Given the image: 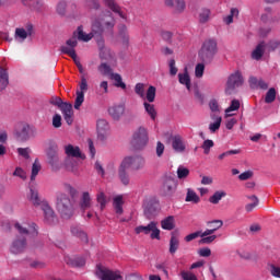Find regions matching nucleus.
<instances>
[{
	"label": "nucleus",
	"mask_w": 280,
	"mask_h": 280,
	"mask_svg": "<svg viewBox=\"0 0 280 280\" xmlns=\"http://www.w3.org/2000/svg\"><path fill=\"white\" fill-rule=\"evenodd\" d=\"M113 27H115V19L113 18V13L107 11L104 16L94 19L92 21V32L90 34L84 33L82 26H79L77 30V36L79 40L89 43V40H91L95 34L102 36L104 32H112Z\"/></svg>",
	"instance_id": "obj_1"
},
{
	"label": "nucleus",
	"mask_w": 280,
	"mask_h": 280,
	"mask_svg": "<svg viewBox=\"0 0 280 280\" xmlns=\"http://www.w3.org/2000/svg\"><path fill=\"white\" fill-rule=\"evenodd\" d=\"M145 167V159L139 155H128L125 156L118 168V178L125 187L130 185V175L128 174V170H133V172H139V170H143Z\"/></svg>",
	"instance_id": "obj_2"
},
{
	"label": "nucleus",
	"mask_w": 280,
	"mask_h": 280,
	"mask_svg": "<svg viewBox=\"0 0 280 280\" xmlns=\"http://www.w3.org/2000/svg\"><path fill=\"white\" fill-rule=\"evenodd\" d=\"M27 199L30 200V202H32V205H34V207H40L45 215V221L48 224H55L56 222H58L56 212H54V209H51L46 200H42L40 196L38 195V189H36L35 187H31Z\"/></svg>",
	"instance_id": "obj_3"
},
{
	"label": "nucleus",
	"mask_w": 280,
	"mask_h": 280,
	"mask_svg": "<svg viewBox=\"0 0 280 280\" xmlns=\"http://www.w3.org/2000/svg\"><path fill=\"white\" fill-rule=\"evenodd\" d=\"M56 207L63 220H69V218L73 217V201L66 192L60 191L57 194Z\"/></svg>",
	"instance_id": "obj_4"
},
{
	"label": "nucleus",
	"mask_w": 280,
	"mask_h": 280,
	"mask_svg": "<svg viewBox=\"0 0 280 280\" xmlns=\"http://www.w3.org/2000/svg\"><path fill=\"white\" fill-rule=\"evenodd\" d=\"M49 104H51L52 106H57V108H60L65 121L68 124V126H71V124H73V105H71V103H65L59 96H52L49 98Z\"/></svg>",
	"instance_id": "obj_5"
},
{
	"label": "nucleus",
	"mask_w": 280,
	"mask_h": 280,
	"mask_svg": "<svg viewBox=\"0 0 280 280\" xmlns=\"http://www.w3.org/2000/svg\"><path fill=\"white\" fill-rule=\"evenodd\" d=\"M215 54H218V43L215 39H207L203 42L199 51L200 60H202V62H211Z\"/></svg>",
	"instance_id": "obj_6"
},
{
	"label": "nucleus",
	"mask_w": 280,
	"mask_h": 280,
	"mask_svg": "<svg viewBox=\"0 0 280 280\" xmlns=\"http://www.w3.org/2000/svg\"><path fill=\"white\" fill-rule=\"evenodd\" d=\"M95 277H97L100 280H124L121 271L112 270L102 264L96 265Z\"/></svg>",
	"instance_id": "obj_7"
},
{
	"label": "nucleus",
	"mask_w": 280,
	"mask_h": 280,
	"mask_svg": "<svg viewBox=\"0 0 280 280\" xmlns=\"http://www.w3.org/2000/svg\"><path fill=\"white\" fill-rule=\"evenodd\" d=\"M14 229L20 233V235H28V237H37L38 236V225L32 221H22L15 222Z\"/></svg>",
	"instance_id": "obj_8"
},
{
	"label": "nucleus",
	"mask_w": 280,
	"mask_h": 280,
	"mask_svg": "<svg viewBox=\"0 0 280 280\" xmlns=\"http://www.w3.org/2000/svg\"><path fill=\"white\" fill-rule=\"evenodd\" d=\"M150 141V138L148 137V129L144 127H139L132 136L131 144L136 150H142V148H145L148 145V142Z\"/></svg>",
	"instance_id": "obj_9"
},
{
	"label": "nucleus",
	"mask_w": 280,
	"mask_h": 280,
	"mask_svg": "<svg viewBox=\"0 0 280 280\" xmlns=\"http://www.w3.org/2000/svg\"><path fill=\"white\" fill-rule=\"evenodd\" d=\"M135 233L136 235H141V233L144 235H150L151 240H161V230L154 221H151L148 225L135 228Z\"/></svg>",
	"instance_id": "obj_10"
},
{
	"label": "nucleus",
	"mask_w": 280,
	"mask_h": 280,
	"mask_svg": "<svg viewBox=\"0 0 280 280\" xmlns=\"http://www.w3.org/2000/svg\"><path fill=\"white\" fill-rule=\"evenodd\" d=\"M176 189H178V180L174 177H165L161 187L162 196L172 198L176 194Z\"/></svg>",
	"instance_id": "obj_11"
},
{
	"label": "nucleus",
	"mask_w": 280,
	"mask_h": 280,
	"mask_svg": "<svg viewBox=\"0 0 280 280\" xmlns=\"http://www.w3.org/2000/svg\"><path fill=\"white\" fill-rule=\"evenodd\" d=\"M34 34V24L27 23L25 27L15 28L14 38L16 43H25L28 36Z\"/></svg>",
	"instance_id": "obj_12"
},
{
	"label": "nucleus",
	"mask_w": 280,
	"mask_h": 280,
	"mask_svg": "<svg viewBox=\"0 0 280 280\" xmlns=\"http://www.w3.org/2000/svg\"><path fill=\"white\" fill-rule=\"evenodd\" d=\"M242 84H244V77H242V72L235 71L228 78L226 91H235Z\"/></svg>",
	"instance_id": "obj_13"
},
{
	"label": "nucleus",
	"mask_w": 280,
	"mask_h": 280,
	"mask_svg": "<svg viewBox=\"0 0 280 280\" xmlns=\"http://www.w3.org/2000/svg\"><path fill=\"white\" fill-rule=\"evenodd\" d=\"M78 47V39L71 38L66 42V45L60 47L61 54H66L67 56H70L72 60H75L78 58V55L75 54V48Z\"/></svg>",
	"instance_id": "obj_14"
},
{
	"label": "nucleus",
	"mask_w": 280,
	"mask_h": 280,
	"mask_svg": "<svg viewBox=\"0 0 280 280\" xmlns=\"http://www.w3.org/2000/svg\"><path fill=\"white\" fill-rule=\"evenodd\" d=\"M63 150L67 159H81L82 161L86 159L78 145L67 144Z\"/></svg>",
	"instance_id": "obj_15"
},
{
	"label": "nucleus",
	"mask_w": 280,
	"mask_h": 280,
	"mask_svg": "<svg viewBox=\"0 0 280 280\" xmlns=\"http://www.w3.org/2000/svg\"><path fill=\"white\" fill-rule=\"evenodd\" d=\"M14 135L19 141H27L30 139V125L27 122H19L15 127Z\"/></svg>",
	"instance_id": "obj_16"
},
{
	"label": "nucleus",
	"mask_w": 280,
	"mask_h": 280,
	"mask_svg": "<svg viewBox=\"0 0 280 280\" xmlns=\"http://www.w3.org/2000/svg\"><path fill=\"white\" fill-rule=\"evenodd\" d=\"M25 248H27V240L25 236L16 237L10 246V250L13 255H20Z\"/></svg>",
	"instance_id": "obj_17"
},
{
	"label": "nucleus",
	"mask_w": 280,
	"mask_h": 280,
	"mask_svg": "<svg viewBox=\"0 0 280 280\" xmlns=\"http://www.w3.org/2000/svg\"><path fill=\"white\" fill-rule=\"evenodd\" d=\"M213 224H215V228L207 229L203 232L200 231L199 236L207 237V236L214 235L213 233H215V231H220V229H222V226H224V221L223 220H212V221L207 222V226H213Z\"/></svg>",
	"instance_id": "obj_18"
},
{
	"label": "nucleus",
	"mask_w": 280,
	"mask_h": 280,
	"mask_svg": "<svg viewBox=\"0 0 280 280\" xmlns=\"http://www.w3.org/2000/svg\"><path fill=\"white\" fill-rule=\"evenodd\" d=\"M126 113V105L124 104H118V105H112L108 108V115L115 120L119 121L124 117Z\"/></svg>",
	"instance_id": "obj_19"
},
{
	"label": "nucleus",
	"mask_w": 280,
	"mask_h": 280,
	"mask_svg": "<svg viewBox=\"0 0 280 280\" xmlns=\"http://www.w3.org/2000/svg\"><path fill=\"white\" fill-rule=\"evenodd\" d=\"M172 148L174 152H177V154H183V152L187 150V144H185L183 137L175 135L172 137Z\"/></svg>",
	"instance_id": "obj_20"
},
{
	"label": "nucleus",
	"mask_w": 280,
	"mask_h": 280,
	"mask_svg": "<svg viewBox=\"0 0 280 280\" xmlns=\"http://www.w3.org/2000/svg\"><path fill=\"white\" fill-rule=\"evenodd\" d=\"M70 233L71 235H73V237H78V240H81L83 244L89 243V235L86 234V232H84L81 225H78V224L71 225Z\"/></svg>",
	"instance_id": "obj_21"
},
{
	"label": "nucleus",
	"mask_w": 280,
	"mask_h": 280,
	"mask_svg": "<svg viewBox=\"0 0 280 280\" xmlns=\"http://www.w3.org/2000/svg\"><path fill=\"white\" fill-rule=\"evenodd\" d=\"M96 128H97L98 139H101V141H104V139H106V137H108V130L110 128L108 126V121H106V119L97 120Z\"/></svg>",
	"instance_id": "obj_22"
},
{
	"label": "nucleus",
	"mask_w": 280,
	"mask_h": 280,
	"mask_svg": "<svg viewBox=\"0 0 280 280\" xmlns=\"http://www.w3.org/2000/svg\"><path fill=\"white\" fill-rule=\"evenodd\" d=\"M80 158H66L65 166L68 172H72L73 174H78V167H80Z\"/></svg>",
	"instance_id": "obj_23"
},
{
	"label": "nucleus",
	"mask_w": 280,
	"mask_h": 280,
	"mask_svg": "<svg viewBox=\"0 0 280 280\" xmlns=\"http://www.w3.org/2000/svg\"><path fill=\"white\" fill-rule=\"evenodd\" d=\"M168 8H173L178 14L185 12V0H165Z\"/></svg>",
	"instance_id": "obj_24"
},
{
	"label": "nucleus",
	"mask_w": 280,
	"mask_h": 280,
	"mask_svg": "<svg viewBox=\"0 0 280 280\" xmlns=\"http://www.w3.org/2000/svg\"><path fill=\"white\" fill-rule=\"evenodd\" d=\"M161 228L163 231H174L176 229V218L168 215L161 221Z\"/></svg>",
	"instance_id": "obj_25"
},
{
	"label": "nucleus",
	"mask_w": 280,
	"mask_h": 280,
	"mask_svg": "<svg viewBox=\"0 0 280 280\" xmlns=\"http://www.w3.org/2000/svg\"><path fill=\"white\" fill-rule=\"evenodd\" d=\"M113 207L116 215H121L124 213V196L118 195L114 197Z\"/></svg>",
	"instance_id": "obj_26"
},
{
	"label": "nucleus",
	"mask_w": 280,
	"mask_h": 280,
	"mask_svg": "<svg viewBox=\"0 0 280 280\" xmlns=\"http://www.w3.org/2000/svg\"><path fill=\"white\" fill-rule=\"evenodd\" d=\"M178 82L186 86L187 91H191V78L189 77L187 68L184 69V73H178Z\"/></svg>",
	"instance_id": "obj_27"
},
{
	"label": "nucleus",
	"mask_w": 280,
	"mask_h": 280,
	"mask_svg": "<svg viewBox=\"0 0 280 280\" xmlns=\"http://www.w3.org/2000/svg\"><path fill=\"white\" fill-rule=\"evenodd\" d=\"M211 119L213 122L209 124V130L210 132H218L220 130V126H222V116L217 114H211Z\"/></svg>",
	"instance_id": "obj_28"
},
{
	"label": "nucleus",
	"mask_w": 280,
	"mask_h": 280,
	"mask_svg": "<svg viewBox=\"0 0 280 280\" xmlns=\"http://www.w3.org/2000/svg\"><path fill=\"white\" fill-rule=\"evenodd\" d=\"M91 194L89 191H83L80 198V209L82 211H86V209H91Z\"/></svg>",
	"instance_id": "obj_29"
},
{
	"label": "nucleus",
	"mask_w": 280,
	"mask_h": 280,
	"mask_svg": "<svg viewBox=\"0 0 280 280\" xmlns=\"http://www.w3.org/2000/svg\"><path fill=\"white\" fill-rule=\"evenodd\" d=\"M234 19H240V9L237 8L230 9V14L223 16V23L225 25H231L233 24Z\"/></svg>",
	"instance_id": "obj_30"
},
{
	"label": "nucleus",
	"mask_w": 280,
	"mask_h": 280,
	"mask_svg": "<svg viewBox=\"0 0 280 280\" xmlns=\"http://www.w3.org/2000/svg\"><path fill=\"white\" fill-rule=\"evenodd\" d=\"M10 84V79L8 75V70L0 66V92L4 91Z\"/></svg>",
	"instance_id": "obj_31"
},
{
	"label": "nucleus",
	"mask_w": 280,
	"mask_h": 280,
	"mask_svg": "<svg viewBox=\"0 0 280 280\" xmlns=\"http://www.w3.org/2000/svg\"><path fill=\"white\" fill-rule=\"evenodd\" d=\"M264 51H266V43L261 42L253 50L252 58L254 60H261V58L264 57Z\"/></svg>",
	"instance_id": "obj_32"
},
{
	"label": "nucleus",
	"mask_w": 280,
	"mask_h": 280,
	"mask_svg": "<svg viewBox=\"0 0 280 280\" xmlns=\"http://www.w3.org/2000/svg\"><path fill=\"white\" fill-rule=\"evenodd\" d=\"M103 3H105V5H107V8H109V10H112L113 12L119 14L120 19H126V14L121 12V9L119 8V5H117L115 0H103Z\"/></svg>",
	"instance_id": "obj_33"
},
{
	"label": "nucleus",
	"mask_w": 280,
	"mask_h": 280,
	"mask_svg": "<svg viewBox=\"0 0 280 280\" xmlns=\"http://www.w3.org/2000/svg\"><path fill=\"white\" fill-rule=\"evenodd\" d=\"M180 246V240L176 235V233L171 234V240H170V253L171 255L176 254V250H178V247Z\"/></svg>",
	"instance_id": "obj_34"
},
{
	"label": "nucleus",
	"mask_w": 280,
	"mask_h": 280,
	"mask_svg": "<svg viewBox=\"0 0 280 280\" xmlns=\"http://www.w3.org/2000/svg\"><path fill=\"white\" fill-rule=\"evenodd\" d=\"M16 152L19 159H23V161H30V159H32V149L30 147L18 148Z\"/></svg>",
	"instance_id": "obj_35"
},
{
	"label": "nucleus",
	"mask_w": 280,
	"mask_h": 280,
	"mask_svg": "<svg viewBox=\"0 0 280 280\" xmlns=\"http://www.w3.org/2000/svg\"><path fill=\"white\" fill-rule=\"evenodd\" d=\"M40 170H43V166L40 165V161L38 159H35L34 163L32 164L31 168V180H36V176L40 173Z\"/></svg>",
	"instance_id": "obj_36"
},
{
	"label": "nucleus",
	"mask_w": 280,
	"mask_h": 280,
	"mask_svg": "<svg viewBox=\"0 0 280 280\" xmlns=\"http://www.w3.org/2000/svg\"><path fill=\"white\" fill-rule=\"evenodd\" d=\"M144 110L149 115V117L154 121L156 119V107H154V104L148 103L144 101L143 103Z\"/></svg>",
	"instance_id": "obj_37"
},
{
	"label": "nucleus",
	"mask_w": 280,
	"mask_h": 280,
	"mask_svg": "<svg viewBox=\"0 0 280 280\" xmlns=\"http://www.w3.org/2000/svg\"><path fill=\"white\" fill-rule=\"evenodd\" d=\"M109 79L113 80L114 86H116V89L126 90V84L124 83V79L121 78V74L114 73L112 74V77H109Z\"/></svg>",
	"instance_id": "obj_38"
},
{
	"label": "nucleus",
	"mask_w": 280,
	"mask_h": 280,
	"mask_svg": "<svg viewBox=\"0 0 280 280\" xmlns=\"http://www.w3.org/2000/svg\"><path fill=\"white\" fill-rule=\"evenodd\" d=\"M240 110V102L237 100H232L231 105L225 109V119L233 117V112Z\"/></svg>",
	"instance_id": "obj_39"
},
{
	"label": "nucleus",
	"mask_w": 280,
	"mask_h": 280,
	"mask_svg": "<svg viewBox=\"0 0 280 280\" xmlns=\"http://www.w3.org/2000/svg\"><path fill=\"white\" fill-rule=\"evenodd\" d=\"M185 201L198 205V202H200V197H198V194H196V191H194L191 188H188Z\"/></svg>",
	"instance_id": "obj_40"
},
{
	"label": "nucleus",
	"mask_w": 280,
	"mask_h": 280,
	"mask_svg": "<svg viewBox=\"0 0 280 280\" xmlns=\"http://www.w3.org/2000/svg\"><path fill=\"white\" fill-rule=\"evenodd\" d=\"M277 100V90L275 88H270L265 95V103L272 104Z\"/></svg>",
	"instance_id": "obj_41"
},
{
	"label": "nucleus",
	"mask_w": 280,
	"mask_h": 280,
	"mask_svg": "<svg viewBox=\"0 0 280 280\" xmlns=\"http://www.w3.org/2000/svg\"><path fill=\"white\" fill-rule=\"evenodd\" d=\"M96 202L100 205L101 211H104V209H106L108 200H106V195L104 194V191H100L96 195Z\"/></svg>",
	"instance_id": "obj_42"
},
{
	"label": "nucleus",
	"mask_w": 280,
	"mask_h": 280,
	"mask_svg": "<svg viewBox=\"0 0 280 280\" xmlns=\"http://www.w3.org/2000/svg\"><path fill=\"white\" fill-rule=\"evenodd\" d=\"M144 100H147L148 103L152 104L154 100H156V88L154 86H149L147 91V95L144 94Z\"/></svg>",
	"instance_id": "obj_43"
},
{
	"label": "nucleus",
	"mask_w": 280,
	"mask_h": 280,
	"mask_svg": "<svg viewBox=\"0 0 280 280\" xmlns=\"http://www.w3.org/2000/svg\"><path fill=\"white\" fill-rule=\"evenodd\" d=\"M226 192L224 191H215L210 198H209V202H211V205H218L220 202V200H222L223 198H225Z\"/></svg>",
	"instance_id": "obj_44"
},
{
	"label": "nucleus",
	"mask_w": 280,
	"mask_h": 280,
	"mask_svg": "<svg viewBox=\"0 0 280 280\" xmlns=\"http://www.w3.org/2000/svg\"><path fill=\"white\" fill-rule=\"evenodd\" d=\"M113 51L109 50V48L101 47L100 48V58L102 60H113Z\"/></svg>",
	"instance_id": "obj_45"
},
{
	"label": "nucleus",
	"mask_w": 280,
	"mask_h": 280,
	"mask_svg": "<svg viewBox=\"0 0 280 280\" xmlns=\"http://www.w3.org/2000/svg\"><path fill=\"white\" fill-rule=\"evenodd\" d=\"M249 200H252V203H247L245 206V210L247 211V213H250V211H253L255 209V207H257L259 205V198H257V196L253 195L248 197Z\"/></svg>",
	"instance_id": "obj_46"
},
{
	"label": "nucleus",
	"mask_w": 280,
	"mask_h": 280,
	"mask_svg": "<svg viewBox=\"0 0 280 280\" xmlns=\"http://www.w3.org/2000/svg\"><path fill=\"white\" fill-rule=\"evenodd\" d=\"M98 71L103 75H108L109 78L115 73V72H113V68H110V66H108V63H105V62L100 65Z\"/></svg>",
	"instance_id": "obj_47"
},
{
	"label": "nucleus",
	"mask_w": 280,
	"mask_h": 280,
	"mask_svg": "<svg viewBox=\"0 0 280 280\" xmlns=\"http://www.w3.org/2000/svg\"><path fill=\"white\" fill-rule=\"evenodd\" d=\"M119 36L122 38V43H125V45H128L130 37L128 36V27H126V25H120Z\"/></svg>",
	"instance_id": "obj_48"
},
{
	"label": "nucleus",
	"mask_w": 280,
	"mask_h": 280,
	"mask_svg": "<svg viewBox=\"0 0 280 280\" xmlns=\"http://www.w3.org/2000/svg\"><path fill=\"white\" fill-rule=\"evenodd\" d=\"M211 16V10L209 9H202L199 13V22L201 23H208L209 19Z\"/></svg>",
	"instance_id": "obj_49"
},
{
	"label": "nucleus",
	"mask_w": 280,
	"mask_h": 280,
	"mask_svg": "<svg viewBox=\"0 0 280 280\" xmlns=\"http://www.w3.org/2000/svg\"><path fill=\"white\" fill-rule=\"evenodd\" d=\"M49 164L51 165L52 170H58V153L56 152H48Z\"/></svg>",
	"instance_id": "obj_50"
},
{
	"label": "nucleus",
	"mask_w": 280,
	"mask_h": 280,
	"mask_svg": "<svg viewBox=\"0 0 280 280\" xmlns=\"http://www.w3.org/2000/svg\"><path fill=\"white\" fill-rule=\"evenodd\" d=\"M135 93L145 100V85L143 83H137L135 86Z\"/></svg>",
	"instance_id": "obj_51"
},
{
	"label": "nucleus",
	"mask_w": 280,
	"mask_h": 280,
	"mask_svg": "<svg viewBox=\"0 0 280 280\" xmlns=\"http://www.w3.org/2000/svg\"><path fill=\"white\" fill-rule=\"evenodd\" d=\"M13 176H16L18 178H21V180L27 179V172L23 170V167L18 166L15 167V171L13 172Z\"/></svg>",
	"instance_id": "obj_52"
},
{
	"label": "nucleus",
	"mask_w": 280,
	"mask_h": 280,
	"mask_svg": "<svg viewBox=\"0 0 280 280\" xmlns=\"http://www.w3.org/2000/svg\"><path fill=\"white\" fill-rule=\"evenodd\" d=\"M187 176H189V168L179 165L177 168V177L179 178V180H183V178H187Z\"/></svg>",
	"instance_id": "obj_53"
},
{
	"label": "nucleus",
	"mask_w": 280,
	"mask_h": 280,
	"mask_svg": "<svg viewBox=\"0 0 280 280\" xmlns=\"http://www.w3.org/2000/svg\"><path fill=\"white\" fill-rule=\"evenodd\" d=\"M84 104V93L83 92H77V97L74 101V108L75 110H80V106Z\"/></svg>",
	"instance_id": "obj_54"
},
{
	"label": "nucleus",
	"mask_w": 280,
	"mask_h": 280,
	"mask_svg": "<svg viewBox=\"0 0 280 280\" xmlns=\"http://www.w3.org/2000/svg\"><path fill=\"white\" fill-rule=\"evenodd\" d=\"M269 272H270L271 277H275L276 279H280V266L279 265L270 264Z\"/></svg>",
	"instance_id": "obj_55"
},
{
	"label": "nucleus",
	"mask_w": 280,
	"mask_h": 280,
	"mask_svg": "<svg viewBox=\"0 0 280 280\" xmlns=\"http://www.w3.org/2000/svg\"><path fill=\"white\" fill-rule=\"evenodd\" d=\"M280 45V42L278 39H271L268 44H265V49L267 51H275Z\"/></svg>",
	"instance_id": "obj_56"
},
{
	"label": "nucleus",
	"mask_w": 280,
	"mask_h": 280,
	"mask_svg": "<svg viewBox=\"0 0 280 280\" xmlns=\"http://www.w3.org/2000/svg\"><path fill=\"white\" fill-rule=\"evenodd\" d=\"M213 140H205L201 148L203 150V154H209L211 152V148H213Z\"/></svg>",
	"instance_id": "obj_57"
},
{
	"label": "nucleus",
	"mask_w": 280,
	"mask_h": 280,
	"mask_svg": "<svg viewBox=\"0 0 280 280\" xmlns=\"http://www.w3.org/2000/svg\"><path fill=\"white\" fill-rule=\"evenodd\" d=\"M180 277H182V279L183 280H198V277H196L195 275H194V272H191V271H185V270H183V271H180Z\"/></svg>",
	"instance_id": "obj_58"
},
{
	"label": "nucleus",
	"mask_w": 280,
	"mask_h": 280,
	"mask_svg": "<svg viewBox=\"0 0 280 280\" xmlns=\"http://www.w3.org/2000/svg\"><path fill=\"white\" fill-rule=\"evenodd\" d=\"M108 93V81H102L98 85V95H106Z\"/></svg>",
	"instance_id": "obj_59"
},
{
	"label": "nucleus",
	"mask_w": 280,
	"mask_h": 280,
	"mask_svg": "<svg viewBox=\"0 0 280 280\" xmlns=\"http://www.w3.org/2000/svg\"><path fill=\"white\" fill-rule=\"evenodd\" d=\"M196 78H202L205 75V63H197L195 68Z\"/></svg>",
	"instance_id": "obj_60"
},
{
	"label": "nucleus",
	"mask_w": 280,
	"mask_h": 280,
	"mask_svg": "<svg viewBox=\"0 0 280 280\" xmlns=\"http://www.w3.org/2000/svg\"><path fill=\"white\" fill-rule=\"evenodd\" d=\"M52 126L54 128H60V126H62V116H60V114H56L52 117Z\"/></svg>",
	"instance_id": "obj_61"
},
{
	"label": "nucleus",
	"mask_w": 280,
	"mask_h": 280,
	"mask_svg": "<svg viewBox=\"0 0 280 280\" xmlns=\"http://www.w3.org/2000/svg\"><path fill=\"white\" fill-rule=\"evenodd\" d=\"M57 12H58V14L63 16V14L67 12V2L66 1H60L57 4Z\"/></svg>",
	"instance_id": "obj_62"
},
{
	"label": "nucleus",
	"mask_w": 280,
	"mask_h": 280,
	"mask_svg": "<svg viewBox=\"0 0 280 280\" xmlns=\"http://www.w3.org/2000/svg\"><path fill=\"white\" fill-rule=\"evenodd\" d=\"M218 240V235L203 236L200 240V244H213V241Z\"/></svg>",
	"instance_id": "obj_63"
},
{
	"label": "nucleus",
	"mask_w": 280,
	"mask_h": 280,
	"mask_svg": "<svg viewBox=\"0 0 280 280\" xmlns=\"http://www.w3.org/2000/svg\"><path fill=\"white\" fill-rule=\"evenodd\" d=\"M199 257H211V248L202 247L198 250Z\"/></svg>",
	"instance_id": "obj_64"
}]
</instances>
